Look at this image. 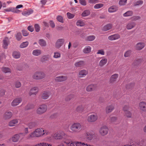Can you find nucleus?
<instances>
[{"label":"nucleus","instance_id":"obj_1","mask_svg":"<svg viewBox=\"0 0 146 146\" xmlns=\"http://www.w3.org/2000/svg\"><path fill=\"white\" fill-rule=\"evenodd\" d=\"M43 131L42 128H38L36 129L34 131L31 133L27 137V139L33 137H39L44 135L42 133Z\"/></svg>","mask_w":146,"mask_h":146},{"label":"nucleus","instance_id":"obj_2","mask_svg":"<svg viewBox=\"0 0 146 146\" xmlns=\"http://www.w3.org/2000/svg\"><path fill=\"white\" fill-rule=\"evenodd\" d=\"M82 126L79 123H74L72 124L70 127V129L74 133H78L81 130Z\"/></svg>","mask_w":146,"mask_h":146},{"label":"nucleus","instance_id":"obj_3","mask_svg":"<svg viewBox=\"0 0 146 146\" xmlns=\"http://www.w3.org/2000/svg\"><path fill=\"white\" fill-rule=\"evenodd\" d=\"M67 136V134L64 131H60L55 133L54 138L56 140H60L64 138Z\"/></svg>","mask_w":146,"mask_h":146},{"label":"nucleus","instance_id":"obj_4","mask_svg":"<svg viewBox=\"0 0 146 146\" xmlns=\"http://www.w3.org/2000/svg\"><path fill=\"white\" fill-rule=\"evenodd\" d=\"M45 74L41 71H36L35 72L32 76L33 79L36 80H39L45 78Z\"/></svg>","mask_w":146,"mask_h":146},{"label":"nucleus","instance_id":"obj_5","mask_svg":"<svg viewBox=\"0 0 146 146\" xmlns=\"http://www.w3.org/2000/svg\"><path fill=\"white\" fill-rule=\"evenodd\" d=\"M47 109L46 105L43 104L39 106L37 109L36 112L39 114H42L45 112Z\"/></svg>","mask_w":146,"mask_h":146},{"label":"nucleus","instance_id":"obj_6","mask_svg":"<svg viewBox=\"0 0 146 146\" xmlns=\"http://www.w3.org/2000/svg\"><path fill=\"white\" fill-rule=\"evenodd\" d=\"M98 114L96 113H93L88 117L87 120L89 122L93 123L96 121L98 120Z\"/></svg>","mask_w":146,"mask_h":146},{"label":"nucleus","instance_id":"obj_7","mask_svg":"<svg viewBox=\"0 0 146 146\" xmlns=\"http://www.w3.org/2000/svg\"><path fill=\"white\" fill-rule=\"evenodd\" d=\"M108 129L106 126H103L100 129L99 132L102 136H104L108 133Z\"/></svg>","mask_w":146,"mask_h":146},{"label":"nucleus","instance_id":"obj_8","mask_svg":"<svg viewBox=\"0 0 146 146\" xmlns=\"http://www.w3.org/2000/svg\"><path fill=\"white\" fill-rule=\"evenodd\" d=\"M94 134L92 133L91 131L86 132L84 134V137L88 141L92 140L94 139Z\"/></svg>","mask_w":146,"mask_h":146},{"label":"nucleus","instance_id":"obj_9","mask_svg":"<svg viewBox=\"0 0 146 146\" xmlns=\"http://www.w3.org/2000/svg\"><path fill=\"white\" fill-rule=\"evenodd\" d=\"M65 42V39L63 38H59L56 41L55 46L57 48H60L64 44Z\"/></svg>","mask_w":146,"mask_h":146},{"label":"nucleus","instance_id":"obj_10","mask_svg":"<svg viewBox=\"0 0 146 146\" xmlns=\"http://www.w3.org/2000/svg\"><path fill=\"white\" fill-rule=\"evenodd\" d=\"M51 93L49 91H44L41 94V98L44 100L48 99L50 97Z\"/></svg>","mask_w":146,"mask_h":146},{"label":"nucleus","instance_id":"obj_11","mask_svg":"<svg viewBox=\"0 0 146 146\" xmlns=\"http://www.w3.org/2000/svg\"><path fill=\"white\" fill-rule=\"evenodd\" d=\"M22 101L21 98H18L14 99L11 103V105L13 107L16 106L20 103Z\"/></svg>","mask_w":146,"mask_h":146},{"label":"nucleus","instance_id":"obj_12","mask_svg":"<svg viewBox=\"0 0 146 146\" xmlns=\"http://www.w3.org/2000/svg\"><path fill=\"white\" fill-rule=\"evenodd\" d=\"M139 109L142 111H146V102L141 101L139 103Z\"/></svg>","mask_w":146,"mask_h":146},{"label":"nucleus","instance_id":"obj_13","mask_svg":"<svg viewBox=\"0 0 146 146\" xmlns=\"http://www.w3.org/2000/svg\"><path fill=\"white\" fill-rule=\"evenodd\" d=\"M38 89L37 87H33L30 90L29 93V95L30 96L33 95H35L38 92Z\"/></svg>","mask_w":146,"mask_h":146},{"label":"nucleus","instance_id":"obj_14","mask_svg":"<svg viewBox=\"0 0 146 146\" xmlns=\"http://www.w3.org/2000/svg\"><path fill=\"white\" fill-rule=\"evenodd\" d=\"M97 88V86L96 84H91L88 85L86 88L87 92H91L96 90Z\"/></svg>","mask_w":146,"mask_h":146},{"label":"nucleus","instance_id":"obj_15","mask_svg":"<svg viewBox=\"0 0 146 146\" xmlns=\"http://www.w3.org/2000/svg\"><path fill=\"white\" fill-rule=\"evenodd\" d=\"M100 58L101 60L99 62V66L101 67H102L106 64L108 60L107 58L104 57Z\"/></svg>","mask_w":146,"mask_h":146},{"label":"nucleus","instance_id":"obj_16","mask_svg":"<svg viewBox=\"0 0 146 146\" xmlns=\"http://www.w3.org/2000/svg\"><path fill=\"white\" fill-rule=\"evenodd\" d=\"M119 77V74H115L111 75L110 78V83H113L115 82Z\"/></svg>","mask_w":146,"mask_h":146},{"label":"nucleus","instance_id":"obj_17","mask_svg":"<svg viewBox=\"0 0 146 146\" xmlns=\"http://www.w3.org/2000/svg\"><path fill=\"white\" fill-rule=\"evenodd\" d=\"M120 38V36L118 34H115L109 36L108 39L110 40H114L119 39Z\"/></svg>","mask_w":146,"mask_h":146},{"label":"nucleus","instance_id":"obj_18","mask_svg":"<svg viewBox=\"0 0 146 146\" xmlns=\"http://www.w3.org/2000/svg\"><path fill=\"white\" fill-rule=\"evenodd\" d=\"M145 46V44L144 42H139L137 43L135 46V49L138 50H140Z\"/></svg>","mask_w":146,"mask_h":146},{"label":"nucleus","instance_id":"obj_19","mask_svg":"<svg viewBox=\"0 0 146 146\" xmlns=\"http://www.w3.org/2000/svg\"><path fill=\"white\" fill-rule=\"evenodd\" d=\"M67 79V78L66 76H61L56 77L55 80L56 82H61L66 80Z\"/></svg>","mask_w":146,"mask_h":146},{"label":"nucleus","instance_id":"obj_20","mask_svg":"<svg viewBox=\"0 0 146 146\" xmlns=\"http://www.w3.org/2000/svg\"><path fill=\"white\" fill-rule=\"evenodd\" d=\"M114 105L111 104L108 106L106 108V111L107 113H109L112 112L114 109Z\"/></svg>","mask_w":146,"mask_h":146},{"label":"nucleus","instance_id":"obj_21","mask_svg":"<svg viewBox=\"0 0 146 146\" xmlns=\"http://www.w3.org/2000/svg\"><path fill=\"white\" fill-rule=\"evenodd\" d=\"M76 146H94L89 144L81 141L76 142Z\"/></svg>","mask_w":146,"mask_h":146},{"label":"nucleus","instance_id":"obj_22","mask_svg":"<svg viewBox=\"0 0 146 146\" xmlns=\"http://www.w3.org/2000/svg\"><path fill=\"white\" fill-rule=\"evenodd\" d=\"M85 64L84 61L80 60L74 64V65L76 67H81L84 66Z\"/></svg>","mask_w":146,"mask_h":146},{"label":"nucleus","instance_id":"obj_23","mask_svg":"<svg viewBox=\"0 0 146 146\" xmlns=\"http://www.w3.org/2000/svg\"><path fill=\"white\" fill-rule=\"evenodd\" d=\"M88 71L85 70H80L79 72V77L80 78L83 77L87 75Z\"/></svg>","mask_w":146,"mask_h":146},{"label":"nucleus","instance_id":"obj_24","mask_svg":"<svg viewBox=\"0 0 146 146\" xmlns=\"http://www.w3.org/2000/svg\"><path fill=\"white\" fill-rule=\"evenodd\" d=\"M12 113L11 111H7L5 113L3 117L5 119H9L12 117Z\"/></svg>","mask_w":146,"mask_h":146},{"label":"nucleus","instance_id":"obj_25","mask_svg":"<svg viewBox=\"0 0 146 146\" xmlns=\"http://www.w3.org/2000/svg\"><path fill=\"white\" fill-rule=\"evenodd\" d=\"M135 25V23L133 22H129L127 23L126 27L127 29H131L134 28Z\"/></svg>","mask_w":146,"mask_h":146},{"label":"nucleus","instance_id":"obj_26","mask_svg":"<svg viewBox=\"0 0 146 146\" xmlns=\"http://www.w3.org/2000/svg\"><path fill=\"white\" fill-rule=\"evenodd\" d=\"M19 122L17 119H14L10 121L9 123V125L10 127H13L16 125Z\"/></svg>","mask_w":146,"mask_h":146},{"label":"nucleus","instance_id":"obj_27","mask_svg":"<svg viewBox=\"0 0 146 146\" xmlns=\"http://www.w3.org/2000/svg\"><path fill=\"white\" fill-rule=\"evenodd\" d=\"M19 136L17 134H16L11 138L10 139V140L14 142H17L20 139Z\"/></svg>","mask_w":146,"mask_h":146},{"label":"nucleus","instance_id":"obj_28","mask_svg":"<svg viewBox=\"0 0 146 146\" xmlns=\"http://www.w3.org/2000/svg\"><path fill=\"white\" fill-rule=\"evenodd\" d=\"M33 12V10L32 9H30L23 12L22 13V14L23 15L27 17L32 14Z\"/></svg>","mask_w":146,"mask_h":146},{"label":"nucleus","instance_id":"obj_29","mask_svg":"<svg viewBox=\"0 0 146 146\" xmlns=\"http://www.w3.org/2000/svg\"><path fill=\"white\" fill-rule=\"evenodd\" d=\"M1 69L2 72L5 73L11 72V70L8 67H3Z\"/></svg>","mask_w":146,"mask_h":146},{"label":"nucleus","instance_id":"obj_30","mask_svg":"<svg viewBox=\"0 0 146 146\" xmlns=\"http://www.w3.org/2000/svg\"><path fill=\"white\" fill-rule=\"evenodd\" d=\"M41 53V50L40 49H38L33 50L32 52L33 54L36 56L40 55Z\"/></svg>","mask_w":146,"mask_h":146},{"label":"nucleus","instance_id":"obj_31","mask_svg":"<svg viewBox=\"0 0 146 146\" xmlns=\"http://www.w3.org/2000/svg\"><path fill=\"white\" fill-rule=\"evenodd\" d=\"M91 48L89 46H86L83 50V52L85 54H87L90 52L91 51Z\"/></svg>","mask_w":146,"mask_h":146},{"label":"nucleus","instance_id":"obj_32","mask_svg":"<svg viewBox=\"0 0 146 146\" xmlns=\"http://www.w3.org/2000/svg\"><path fill=\"white\" fill-rule=\"evenodd\" d=\"M118 9V7L115 6L110 7L108 9V11L110 13H113L116 11Z\"/></svg>","mask_w":146,"mask_h":146},{"label":"nucleus","instance_id":"obj_33","mask_svg":"<svg viewBox=\"0 0 146 146\" xmlns=\"http://www.w3.org/2000/svg\"><path fill=\"white\" fill-rule=\"evenodd\" d=\"M3 46L4 48H7L8 45V43L9 42V38L7 37H6L3 40Z\"/></svg>","mask_w":146,"mask_h":146},{"label":"nucleus","instance_id":"obj_34","mask_svg":"<svg viewBox=\"0 0 146 146\" xmlns=\"http://www.w3.org/2000/svg\"><path fill=\"white\" fill-rule=\"evenodd\" d=\"M21 54L19 52L14 51L13 53V56L15 58H20Z\"/></svg>","mask_w":146,"mask_h":146},{"label":"nucleus","instance_id":"obj_35","mask_svg":"<svg viewBox=\"0 0 146 146\" xmlns=\"http://www.w3.org/2000/svg\"><path fill=\"white\" fill-rule=\"evenodd\" d=\"M76 25L78 27H83L84 26L85 23L82 20H78L77 21Z\"/></svg>","mask_w":146,"mask_h":146},{"label":"nucleus","instance_id":"obj_36","mask_svg":"<svg viewBox=\"0 0 146 146\" xmlns=\"http://www.w3.org/2000/svg\"><path fill=\"white\" fill-rule=\"evenodd\" d=\"M112 26V25L111 24H107L104 27L103 29L104 31H108L111 28Z\"/></svg>","mask_w":146,"mask_h":146},{"label":"nucleus","instance_id":"obj_37","mask_svg":"<svg viewBox=\"0 0 146 146\" xmlns=\"http://www.w3.org/2000/svg\"><path fill=\"white\" fill-rule=\"evenodd\" d=\"M84 109V106L82 105H81L77 107L76 110L77 111L82 112L83 111Z\"/></svg>","mask_w":146,"mask_h":146},{"label":"nucleus","instance_id":"obj_38","mask_svg":"<svg viewBox=\"0 0 146 146\" xmlns=\"http://www.w3.org/2000/svg\"><path fill=\"white\" fill-rule=\"evenodd\" d=\"M39 44L42 46H45L46 45V41L43 39H40L38 42Z\"/></svg>","mask_w":146,"mask_h":146},{"label":"nucleus","instance_id":"obj_39","mask_svg":"<svg viewBox=\"0 0 146 146\" xmlns=\"http://www.w3.org/2000/svg\"><path fill=\"white\" fill-rule=\"evenodd\" d=\"M133 14V12L132 11H127L123 14V15L124 17H127L131 16Z\"/></svg>","mask_w":146,"mask_h":146},{"label":"nucleus","instance_id":"obj_40","mask_svg":"<svg viewBox=\"0 0 146 146\" xmlns=\"http://www.w3.org/2000/svg\"><path fill=\"white\" fill-rule=\"evenodd\" d=\"M90 14V11L88 10L84 11L82 14V17H86L89 15Z\"/></svg>","mask_w":146,"mask_h":146},{"label":"nucleus","instance_id":"obj_41","mask_svg":"<svg viewBox=\"0 0 146 146\" xmlns=\"http://www.w3.org/2000/svg\"><path fill=\"white\" fill-rule=\"evenodd\" d=\"M96 38V36L94 35H90L87 36L86 38V40L90 41L94 40Z\"/></svg>","mask_w":146,"mask_h":146},{"label":"nucleus","instance_id":"obj_42","mask_svg":"<svg viewBox=\"0 0 146 146\" xmlns=\"http://www.w3.org/2000/svg\"><path fill=\"white\" fill-rule=\"evenodd\" d=\"M29 44V42L27 41L22 43L20 45V47L21 48H24L27 47Z\"/></svg>","mask_w":146,"mask_h":146},{"label":"nucleus","instance_id":"obj_43","mask_svg":"<svg viewBox=\"0 0 146 146\" xmlns=\"http://www.w3.org/2000/svg\"><path fill=\"white\" fill-rule=\"evenodd\" d=\"M16 39L18 41L20 40L22 37L21 34L20 33H17L15 35Z\"/></svg>","mask_w":146,"mask_h":146},{"label":"nucleus","instance_id":"obj_44","mask_svg":"<svg viewBox=\"0 0 146 146\" xmlns=\"http://www.w3.org/2000/svg\"><path fill=\"white\" fill-rule=\"evenodd\" d=\"M60 54L59 52H56L54 53L53 57L56 58H58L60 57Z\"/></svg>","mask_w":146,"mask_h":146},{"label":"nucleus","instance_id":"obj_45","mask_svg":"<svg viewBox=\"0 0 146 146\" xmlns=\"http://www.w3.org/2000/svg\"><path fill=\"white\" fill-rule=\"evenodd\" d=\"M66 15L68 18L69 19H72L75 16L74 14H72L69 12H68Z\"/></svg>","mask_w":146,"mask_h":146},{"label":"nucleus","instance_id":"obj_46","mask_svg":"<svg viewBox=\"0 0 146 146\" xmlns=\"http://www.w3.org/2000/svg\"><path fill=\"white\" fill-rule=\"evenodd\" d=\"M103 4L102 3H98L96 4L94 6V8L95 9H98L103 7Z\"/></svg>","mask_w":146,"mask_h":146},{"label":"nucleus","instance_id":"obj_47","mask_svg":"<svg viewBox=\"0 0 146 146\" xmlns=\"http://www.w3.org/2000/svg\"><path fill=\"white\" fill-rule=\"evenodd\" d=\"M127 0H120L119 2V4L120 6H122L125 5Z\"/></svg>","mask_w":146,"mask_h":146},{"label":"nucleus","instance_id":"obj_48","mask_svg":"<svg viewBox=\"0 0 146 146\" xmlns=\"http://www.w3.org/2000/svg\"><path fill=\"white\" fill-rule=\"evenodd\" d=\"M131 51L128 50L124 54V56L125 57H127L129 56L131 53Z\"/></svg>","mask_w":146,"mask_h":146},{"label":"nucleus","instance_id":"obj_49","mask_svg":"<svg viewBox=\"0 0 146 146\" xmlns=\"http://www.w3.org/2000/svg\"><path fill=\"white\" fill-rule=\"evenodd\" d=\"M143 3V1L141 0H138L134 4L135 6L139 5H141Z\"/></svg>","mask_w":146,"mask_h":146},{"label":"nucleus","instance_id":"obj_50","mask_svg":"<svg viewBox=\"0 0 146 146\" xmlns=\"http://www.w3.org/2000/svg\"><path fill=\"white\" fill-rule=\"evenodd\" d=\"M21 83L19 81H16L15 82V87L17 88H19L21 87Z\"/></svg>","mask_w":146,"mask_h":146},{"label":"nucleus","instance_id":"obj_51","mask_svg":"<svg viewBox=\"0 0 146 146\" xmlns=\"http://www.w3.org/2000/svg\"><path fill=\"white\" fill-rule=\"evenodd\" d=\"M142 61L141 59H139L135 61L132 64L133 65H136L140 63Z\"/></svg>","mask_w":146,"mask_h":146},{"label":"nucleus","instance_id":"obj_52","mask_svg":"<svg viewBox=\"0 0 146 146\" xmlns=\"http://www.w3.org/2000/svg\"><path fill=\"white\" fill-rule=\"evenodd\" d=\"M57 20L59 22L63 23V18L60 15H58L57 17Z\"/></svg>","mask_w":146,"mask_h":146},{"label":"nucleus","instance_id":"obj_53","mask_svg":"<svg viewBox=\"0 0 146 146\" xmlns=\"http://www.w3.org/2000/svg\"><path fill=\"white\" fill-rule=\"evenodd\" d=\"M74 98V96L72 95H70L68 96L66 98L65 100L66 101H69Z\"/></svg>","mask_w":146,"mask_h":146},{"label":"nucleus","instance_id":"obj_54","mask_svg":"<svg viewBox=\"0 0 146 146\" xmlns=\"http://www.w3.org/2000/svg\"><path fill=\"white\" fill-rule=\"evenodd\" d=\"M130 108L129 105H125L123 108V110L125 112L128 111Z\"/></svg>","mask_w":146,"mask_h":146},{"label":"nucleus","instance_id":"obj_55","mask_svg":"<svg viewBox=\"0 0 146 146\" xmlns=\"http://www.w3.org/2000/svg\"><path fill=\"white\" fill-rule=\"evenodd\" d=\"M79 3L82 5L85 6L87 4L86 1L85 0H79Z\"/></svg>","mask_w":146,"mask_h":146},{"label":"nucleus","instance_id":"obj_56","mask_svg":"<svg viewBox=\"0 0 146 146\" xmlns=\"http://www.w3.org/2000/svg\"><path fill=\"white\" fill-rule=\"evenodd\" d=\"M35 123L34 122H31L29 123L28 124V127L30 129H32L35 127Z\"/></svg>","mask_w":146,"mask_h":146},{"label":"nucleus","instance_id":"obj_57","mask_svg":"<svg viewBox=\"0 0 146 146\" xmlns=\"http://www.w3.org/2000/svg\"><path fill=\"white\" fill-rule=\"evenodd\" d=\"M125 113V115L127 117H131V113L130 111H127Z\"/></svg>","mask_w":146,"mask_h":146},{"label":"nucleus","instance_id":"obj_58","mask_svg":"<svg viewBox=\"0 0 146 146\" xmlns=\"http://www.w3.org/2000/svg\"><path fill=\"white\" fill-rule=\"evenodd\" d=\"M97 54H100L102 55H104L105 52L103 49L99 50L97 53Z\"/></svg>","mask_w":146,"mask_h":146},{"label":"nucleus","instance_id":"obj_59","mask_svg":"<svg viewBox=\"0 0 146 146\" xmlns=\"http://www.w3.org/2000/svg\"><path fill=\"white\" fill-rule=\"evenodd\" d=\"M88 2L90 4H95L98 2V0H88Z\"/></svg>","mask_w":146,"mask_h":146},{"label":"nucleus","instance_id":"obj_60","mask_svg":"<svg viewBox=\"0 0 146 146\" xmlns=\"http://www.w3.org/2000/svg\"><path fill=\"white\" fill-rule=\"evenodd\" d=\"M35 29L36 32H38L40 31V27L39 25L37 24H36L35 25Z\"/></svg>","mask_w":146,"mask_h":146},{"label":"nucleus","instance_id":"obj_61","mask_svg":"<svg viewBox=\"0 0 146 146\" xmlns=\"http://www.w3.org/2000/svg\"><path fill=\"white\" fill-rule=\"evenodd\" d=\"M47 143H38L36 145V146H47Z\"/></svg>","mask_w":146,"mask_h":146},{"label":"nucleus","instance_id":"obj_62","mask_svg":"<svg viewBox=\"0 0 146 146\" xmlns=\"http://www.w3.org/2000/svg\"><path fill=\"white\" fill-rule=\"evenodd\" d=\"M48 57L46 56H43L41 58V61L43 62L48 60Z\"/></svg>","mask_w":146,"mask_h":146},{"label":"nucleus","instance_id":"obj_63","mask_svg":"<svg viewBox=\"0 0 146 146\" xmlns=\"http://www.w3.org/2000/svg\"><path fill=\"white\" fill-rule=\"evenodd\" d=\"M17 9H16V8H14L13 7V12L17 13H19L21 11Z\"/></svg>","mask_w":146,"mask_h":146},{"label":"nucleus","instance_id":"obj_64","mask_svg":"<svg viewBox=\"0 0 146 146\" xmlns=\"http://www.w3.org/2000/svg\"><path fill=\"white\" fill-rule=\"evenodd\" d=\"M17 134L19 136V139L21 138L22 139L26 135L25 133H20Z\"/></svg>","mask_w":146,"mask_h":146}]
</instances>
